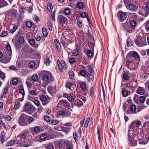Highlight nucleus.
<instances>
[{"instance_id":"obj_38","label":"nucleus","mask_w":149,"mask_h":149,"mask_svg":"<svg viewBox=\"0 0 149 149\" xmlns=\"http://www.w3.org/2000/svg\"><path fill=\"white\" fill-rule=\"evenodd\" d=\"M10 57H10H8L5 59H3V63H7L9 62L10 61L11 58Z\"/></svg>"},{"instance_id":"obj_60","label":"nucleus","mask_w":149,"mask_h":149,"mask_svg":"<svg viewBox=\"0 0 149 149\" xmlns=\"http://www.w3.org/2000/svg\"><path fill=\"white\" fill-rule=\"evenodd\" d=\"M29 93L32 95H36L37 94L36 91L34 90H32L29 92Z\"/></svg>"},{"instance_id":"obj_19","label":"nucleus","mask_w":149,"mask_h":149,"mask_svg":"<svg viewBox=\"0 0 149 149\" xmlns=\"http://www.w3.org/2000/svg\"><path fill=\"white\" fill-rule=\"evenodd\" d=\"M144 11L146 14H149V1H148L147 3L146 6L144 8Z\"/></svg>"},{"instance_id":"obj_6","label":"nucleus","mask_w":149,"mask_h":149,"mask_svg":"<svg viewBox=\"0 0 149 149\" xmlns=\"http://www.w3.org/2000/svg\"><path fill=\"white\" fill-rule=\"evenodd\" d=\"M127 13L123 12L122 11H119L118 13L117 16L119 20L120 21L124 20L127 18Z\"/></svg>"},{"instance_id":"obj_62","label":"nucleus","mask_w":149,"mask_h":149,"mask_svg":"<svg viewBox=\"0 0 149 149\" xmlns=\"http://www.w3.org/2000/svg\"><path fill=\"white\" fill-rule=\"evenodd\" d=\"M33 102L37 106H39L40 105V102L38 100H35Z\"/></svg>"},{"instance_id":"obj_46","label":"nucleus","mask_w":149,"mask_h":149,"mask_svg":"<svg viewBox=\"0 0 149 149\" xmlns=\"http://www.w3.org/2000/svg\"><path fill=\"white\" fill-rule=\"evenodd\" d=\"M50 61L49 60V58H47L45 59L44 61V63L47 66L49 65L50 64Z\"/></svg>"},{"instance_id":"obj_16","label":"nucleus","mask_w":149,"mask_h":149,"mask_svg":"<svg viewBox=\"0 0 149 149\" xmlns=\"http://www.w3.org/2000/svg\"><path fill=\"white\" fill-rule=\"evenodd\" d=\"M60 102L61 105H64L65 107H68L70 106V105L65 100H61Z\"/></svg>"},{"instance_id":"obj_50","label":"nucleus","mask_w":149,"mask_h":149,"mask_svg":"<svg viewBox=\"0 0 149 149\" xmlns=\"http://www.w3.org/2000/svg\"><path fill=\"white\" fill-rule=\"evenodd\" d=\"M72 54L74 56H77L79 54L78 51L77 49H75L72 52Z\"/></svg>"},{"instance_id":"obj_22","label":"nucleus","mask_w":149,"mask_h":149,"mask_svg":"<svg viewBox=\"0 0 149 149\" xmlns=\"http://www.w3.org/2000/svg\"><path fill=\"white\" fill-rule=\"evenodd\" d=\"M76 102L77 103V105L79 107L81 106L83 104L82 101L79 99H77L76 100Z\"/></svg>"},{"instance_id":"obj_5","label":"nucleus","mask_w":149,"mask_h":149,"mask_svg":"<svg viewBox=\"0 0 149 149\" xmlns=\"http://www.w3.org/2000/svg\"><path fill=\"white\" fill-rule=\"evenodd\" d=\"M57 19L58 22L61 25L66 24L68 21V19L61 15H60L58 16Z\"/></svg>"},{"instance_id":"obj_35","label":"nucleus","mask_w":149,"mask_h":149,"mask_svg":"<svg viewBox=\"0 0 149 149\" xmlns=\"http://www.w3.org/2000/svg\"><path fill=\"white\" fill-rule=\"evenodd\" d=\"M65 145L67 147H72V144L70 141H66L64 143Z\"/></svg>"},{"instance_id":"obj_59","label":"nucleus","mask_w":149,"mask_h":149,"mask_svg":"<svg viewBox=\"0 0 149 149\" xmlns=\"http://www.w3.org/2000/svg\"><path fill=\"white\" fill-rule=\"evenodd\" d=\"M146 99V97L144 96H141L139 98V101L142 103H143Z\"/></svg>"},{"instance_id":"obj_39","label":"nucleus","mask_w":149,"mask_h":149,"mask_svg":"<svg viewBox=\"0 0 149 149\" xmlns=\"http://www.w3.org/2000/svg\"><path fill=\"white\" fill-rule=\"evenodd\" d=\"M35 65V64L34 62L31 61L29 64V66L30 68H34Z\"/></svg>"},{"instance_id":"obj_44","label":"nucleus","mask_w":149,"mask_h":149,"mask_svg":"<svg viewBox=\"0 0 149 149\" xmlns=\"http://www.w3.org/2000/svg\"><path fill=\"white\" fill-rule=\"evenodd\" d=\"M54 42L57 48V49H58L59 48L60 45L59 42L56 39H55L54 40Z\"/></svg>"},{"instance_id":"obj_55","label":"nucleus","mask_w":149,"mask_h":149,"mask_svg":"<svg viewBox=\"0 0 149 149\" xmlns=\"http://www.w3.org/2000/svg\"><path fill=\"white\" fill-rule=\"evenodd\" d=\"M51 19L54 22L55 21V13L54 11L51 15Z\"/></svg>"},{"instance_id":"obj_24","label":"nucleus","mask_w":149,"mask_h":149,"mask_svg":"<svg viewBox=\"0 0 149 149\" xmlns=\"http://www.w3.org/2000/svg\"><path fill=\"white\" fill-rule=\"evenodd\" d=\"M33 143L31 141L27 142L24 143L22 144V146L24 147H29L32 145Z\"/></svg>"},{"instance_id":"obj_32","label":"nucleus","mask_w":149,"mask_h":149,"mask_svg":"<svg viewBox=\"0 0 149 149\" xmlns=\"http://www.w3.org/2000/svg\"><path fill=\"white\" fill-rule=\"evenodd\" d=\"M42 32L43 36L46 37L47 36V31L46 29L45 28H43L42 29Z\"/></svg>"},{"instance_id":"obj_4","label":"nucleus","mask_w":149,"mask_h":149,"mask_svg":"<svg viewBox=\"0 0 149 149\" xmlns=\"http://www.w3.org/2000/svg\"><path fill=\"white\" fill-rule=\"evenodd\" d=\"M128 136L130 143L132 144V146H134L137 143L136 139H135L134 135L133 134V131L132 130L128 131Z\"/></svg>"},{"instance_id":"obj_49","label":"nucleus","mask_w":149,"mask_h":149,"mask_svg":"<svg viewBox=\"0 0 149 149\" xmlns=\"http://www.w3.org/2000/svg\"><path fill=\"white\" fill-rule=\"evenodd\" d=\"M130 25L132 27H134L136 25V22L134 20H132L130 22Z\"/></svg>"},{"instance_id":"obj_36","label":"nucleus","mask_w":149,"mask_h":149,"mask_svg":"<svg viewBox=\"0 0 149 149\" xmlns=\"http://www.w3.org/2000/svg\"><path fill=\"white\" fill-rule=\"evenodd\" d=\"M80 15L81 17L85 18L87 17L88 15L87 13L84 12H81L80 13Z\"/></svg>"},{"instance_id":"obj_1","label":"nucleus","mask_w":149,"mask_h":149,"mask_svg":"<svg viewBox=\"0 0 149 149\" xmlns=\"http://www.w3.org/2000/svg\"><path fill=\"white\" fill-rule=\"evenodd\" d=\"M42 80L48 84L51 83L54 80L53 77L52 76L51 73L49 72L44 71L43 72Z\"/></svg>"},{"instance_id":"obj_13","label":"nucleus","mask_w":149,"mask_h":149,"mask_svg":"<svg viewBox=\"0 0 149 149\" xmlns=\"http://www.w3.org/2000/svg\"><path fill=\"white\" fill-rule=\"evenodd\" d=\"M135 42L137 45L139 47L145 45V44L137 39H136Z\"/></svg>"},{"instance_id":"obj_41","label":"nucleus","mask_w":149,"mask_h":149,"mask_svg":"<svg viewBox=\"0 0 149 149\" xmlns=\"http://www.w3.org/2000/svg\"><path fill=\"white\" fill-rule=\"evenodd\" d=\"M18 41L19 43L22 44L24 42V39L23 37L21 36L18 39Z\"/></svg>"},{"instance_id":"obj_43","label":"nucleus","mask_w":149,"mask_h":149,"mask_svg":"<svg viewBox=\"0 0 149 149\" xmlns=\"http://www.w3.org/2000/svg\"><path fill=\"white\" fill-rule=\"evenodd\" d=\"M29 43L31 45H33L35 44V40L31 38L29 41Z\"/></svg>"},{"instance_id":"obj_23","label":"nucleus","mask_w":149,"mask_h":149,"mask_svg":"<svg viewBox=\"0 0 149 149\" xmlns=\"http://www.w3.org/2000/svg\"><path fill=\"white\" fill-rule=\"evenodd\" d=\"M130 109L131 111L133 112V113H136L135 111L136 107L135 105H131L130 107Z\"/></svg>"},{"instance_id":"obj_40","label":"nucleus","mask_w":149,"mask_h":149,"mask_svg":"<svg viewBox=\"0 0 149 149\" xmlns=\"http://www.w3.org/2000/svg\"><path fill=\"white\" fill-rule=\"evenodd\" d=\"M52 5L51 3H48L47 6V9L50 12L52 11Z\"/></svg>"},{"instance_id":"obj_47","label":"nucleus","mask_w":149,"mask_h":149,"mask_svg":"<svg viewBox=\"0 0 149 149\" xmlns=\"http://www.w3.org/2000/svg\"><path fill=\"white\" fill-rule=\"evenodd\" d=\"M50 123L52 125H55L58 124L59 122L56 120H53L51 121Z\"/></svg>"},{"instance_id":"obj_14","label":"nucleus","mask_w":149,"mask_h":149,"mask_svg":"<svg viewBox=\"0 0 149 149\" xmlns=\"http://www.w3.org/2000/svg\"><path fill=\"white\" fill-rule=\"evenodd\" d=\"M8 5V3L5 0H0V7L6 6Z\"/></svg>"},{"instance_id":"obj_61","label":"nucleus","mask_w":149,"mask_h":149,"mask_svg":"<svg viewBox=\"0 0 149 149\" xmlns=\"http://www.w3.org/2000/svg\"><path fill=\"white\" fill-rule=\"evenodd\" d=\"M83 5L82 3L79 2L77 3V7L79 9H81L83 7Z\"/></svg>"},{"instance_id":"obj_29","label":"nucleus","mask_w":149,"mask_h":149,"mask_svg":"<svg viewBox=\"0 0 149 149\" xmlns=\"http://www.w3.org/2000/svg\"><path fill=\"white\" fill-rule=\"evenodd\" d=\"M64 13L66 15H69L70 13V8H66L64 10Z\"/></svg>"},{"instance_id":"obj_10","label":"nucleus","mask_w":149,"mask_h":149,"mask_svg":"<svg viewBox=\"0 0 149 149\" xmlns=\"http://www.w3.org/2000/svg\"><path fill=\"white\" fill-rule=\"evenodd\" d=\"M83 68L85 69L86 71H85L84 70H81L80 71V75L83 77H87V75L88 74H89V72H88V71L87 69L86 68L85 66L83 67Z\"/></svg>"},{"instance_id":"obj_18","label":"nucleus","mask_w":149,"mask_h":149,"mask_svg":"<svg viewBox=\"0 0 149 149\" xmlns=\"http://www.w3.org/2000/svg\"><path fill=\"white\" fill-rule=\"evenodd\" d=\"M122 96L124 97H127L128 95V92L127 91L123 88H122Z\"/></svg>"},{"instance_id":"obj_45","label":"nucleus","mask_w":149,"mask_h":149,"mask_svg":"<svg viewBox=\"0 0 149 149\" xmlns=\"http://www.w3.org/2000/svg\"><path fill=\"white\" fill-rule=\"evenodd\" d=\"M67 99L71 102H73L74 100V97L71 95H69Z\"/></svg>"},{"instance_id":"obj_63","label":"nucleus","mask_w":149,"mask_h":149,"mask_svg":"<svg viewBox=\"0 0 149 149\" xmlns=\"http://www.w3.org/2000/svg\"><path fill=\"white\" fill-rule=\"evenodd\" d=\"M34 132L35 133H38L40 131V129L39 127L37 126L35 127L34 129Z\"/></svg>"},{"instance_id":"obj_42","label":"nucleus","mask_w":149,"mask_h":149,"mask_svg":"<svg viewBox=\"0 0 149 149\" xmlns=\"http://www.w3.org/2000/svg\"><path fill=\"white\" fill-rule=\"evenodd\" d=\"M8 32L7 31H4L2 32L0 36L1 37H3L6 36L8 34Z\"/></svg>"},{"instance_id":"obj_25","label":"nucleus","mask_w":149,"mask_h":149,"mask_svg":"<svg viewBox=\"0 0 149 149\" xmlns=\"http://www.w3.org/2000/svg\"><path fill=\"white\" fill-rule=\"evenodd\" d=\"M88 78V81L90 82H92L93 81V77L92 74H90L89 76L88 74L87 77Z\"/></svg>"},{"instance_id":"obj_30","label":"nucleus","mask_w":149,"mask_h":149,"mask_svg":"<svg viewBox=\"0 0 149 149\" xmlns=\"http://www.w3.org/2000/svg\"><path fill=\"white\" fill-rule=\"evenodd\" d=\"M6 48L7 50L10 51V56H11L12 55V52L11 51V48L10 44H7L6 46Z\"/></svg>"},{"instance_id":"obj_3","label":"nucleus","mask_w":149,"mask_h":149,"mask_svg":"<svg viewBox=\"0 0 149 149\" xmlns=\"http://www.w3.org/2000/svg\"><path fill=\"white\" fill-rule=\"evenodd\" d=\"M57 63L60 72H62L63 70L67 69L68 68L67 65L65 62L62 60L61 62L59 60H57Z\"/></svg>"},{"instance_id":"obj_37","label":"nucleus","mask_w":149,"mask_h":149,"mask_svg":"<svg viewBox=\"0 0 149 149\" xmlns=\"http://www.w3.org/2000/svg\"><path fill=\"white\" fill-rule=\"evenodd\" d=\"M68 74L70 78L71 79H73L74 77V72L70 70Z\"/></svg>"},{"instance_id":"obj_17","label":"nucleus","mask_w":149,"mask_h":149,"mask_svg":"<svg viewBox=\"0 0 149 149\" xmlns=\"http://www.w3.org/2000/svg\"><path fill=\"white\" fill-rule=\"evenodd\" d=\"M25 110L26 111H28L31 109V107L30 104L29 103H26L24 106Z\"/></svg>"},{"instance_id":"obj_20","label":"nucleus","mask_w":149,"mask_h":149,"mask_svg":"<svg viewBox=\"0 0 149 149\" xmlns=\"http://www.w3.org/2000/svg\"><path fill=\"white\" fill-rule=\"evenodd\" d=\"M31 81L29 79H27L26 81V84L28 88H31L32 84L31 82Z\"/></svg>"},{"instance_id":"obj_52","label":"nucleus","mask_w":149,"mask_h":149,"mask_svg":"<svg viewBox=\"0 0 149 149\" xmlns=\"http://www.w3.org/2000/svg\"><path fill=\"white\" fill-rule=\"evenodd\" d=\"M80 88L83 90H84L86 88V86L85 83H81L80 85Z\"/></svg>"},{"instance_id":"obj_31","label":"nucleus","mask_w":149,"mask_h":149,"mask_svg":"<svg viewBox=\"0 0 149 149\" xmlns=\"http://www.w3.org/2000/svg\"><path fill=\"white\" fill-rule=\"evenodd\" d=\"M47 136L45 134H41L40 136V139L42 141H44L46 139Z\"/></svg>"},{"instance_id":"obj_33","label":"nucleus","mask_w":149,"mask_h":149,"mask_svg":"<svg viewBox=\"0 0 149 149\" xmlns=\"http://www.w3.org/2000/svg\"><path fill=\"white\" fill-rule=\"evenodd\" d=\"M20 106V102H15L14 107V109L16 110L19 109Z\"/></svg>"},{"instance_id":"obj_8","label":"nucleus","mask_w":149,"mask_h":149,"mask_svg":"<svg viewBox=\"0 0 149 149\" xmlns=\"http://www.w3.org/2000/svg\"><path fill=\"white\" fill-rule=\"evenodd\" d=\"M132 57L131 54L130 53H128L126 57V63L125 65V66L127 67L129 69H130V68L129 67V64L130 63H131L132 62V60L128 59V58H130V57Z\"/></svg>"},{"instance_id":"obj_64","label":"nucleus","mask_w":149,"mask_h":149,"mask_svg":"<svg viewBox=\"0 0 149 149\" xmlns=\"http://www.w3.org/2000/svg\"><path fill=\"white\" fill-rule=\"evenodd\" d=\"M44 120L47 122L50 121V117L48 116H45L44 117Z\"/></svg>"},{"instance_id":"obj_12","label":"nucleus","mask_w":149,"mask_h":149,"mask_svg":"<svg viewBox=\"0 0 149 149\" xmlns=\"http://www.w3.org/2000/svg\"><path fill=\"white\" fill-rule=\"evenodd\" d=\"M127 9L129 10H131L132 11H136V7L133 4H130L127 7Z\"/></svg>"},{"instance_id":"obj_54","label":"nucleus","mask_w":149,"mask_h":149,"mask_svg":"<svg viewBox=\"0 0 149 149\" xmlns=\"http://www.w3.org/2000/svg\"><path fill=\"white\" fill-rule=\"evenodd\" d=\"M87 55L89 57H91L93 54V52L91 50H89L87 51Z\"/></svg>"},{"instance_id":"obj_56","label":"nucleus","mask_w":149,"mask_h":149,"mask_svg":"<svg viewBox=\"0 0 149 149\" xmlns=\"http://www.w3.org/2000/svg\"><path fill=\"white\" fill-rule=\"evenodd\" d=\"M145 27L146 30L149 31V20L145 23Z\"/></svg>"},{"instance_id":"obj_2","label":"nucleus","mask_w":149,"mask_h":149,"mask_svg":"<svg viewBox=\"0 0 149 149\" xmlns=\"http://www.w3.org/2000/svg\"><path fill=\"white\" fill-rule=\"evenodd\" d=\"M27 118V116L24 113L22 114L18 120L19 124L22 126H25L27 125L28 123L26 121Z\"/></svg>"},{"instance_id":"obj_11","label":"nucleus","mask_w":149,"mask_h":149,"mask_svg":"<svg viewBox=\"0 0 149 149\" xmlns=\"http://www.w3.org/2000/svg\"><path fill=\"white\" fill-rule=\"evenodd\" d=\"M136 93L140 95H142L145 93L143 88L139 86L136 91Z\"/></svg>"},{"instance_id":"obj_9","label":"nucleus","mask_w":149,"mask_h":149,"mask_svg":"<svg viewBox=\"0 0 149 149\" xmlns=\"http://www.w3.org/2000/svg\"><path fill=\"white\" fill-rule=\"evenodd\" d=\"M40 99L42 102V104L43 105H45L49 102V101L47 100V98L45 95H42L40 96Z\"/></svg>"},{"instance_id":"obj_53","label":"nucleus","mask_w":149,"mask_h":149,"mask_svg":"<svg viewBox=\"0 0 149 149\" xmlns=\"http://www.w3.org/2000/svg\"><path fill=\"white\" fill-rule=\"evenodd\" d=\"M35 119L31 116H29L27 118V120L29 123L32 122Z\"/></svg>"},{"instance_id":"obj_34","label":"nucleus","mask_w":149,"mask_h":149,"mask_svg":"<svg viewBox=\"0 0 149 149\" xmlns=\"http://www.w3.org/2000/svg\"><path fill=\"white\" fill-rule=\"evenodd\" d=\"M26 25L28 28H30L32 26V23L31 21H28L26 22Z\"/></svg>"},{"instance_id":"obj_27","label":"nucleus","mask_w":149,"mask_h":149,"mask_svg":"<svg viewBox=\"0 0 149 149\" xmlns=\"http://www.w3.org/2000/svg\"><path fill=\"white\" fill-rule=\"evenodd\" d=\"M47 149H54V146L52 144H49L44 146Z\"/></svg>"},{"instance_id":"obj_28","label":"nucleus","mask_w":149,"mask_h":149,"mask_svg":"<svg viewBox=\"0 0 149 149\" xmlns=\"http://www.w3.org/2000/svg\"><path fill=\"white\" fill-rule=\"evenodd\" d=\"M135 123L134 122L132 123L129 126V129L131 130H135Z\"/></svg>"},{"instance_id":"obj_58","label":"nucleus","mask_w":149,"mask_h":149,"mask_svg":"<svg viewBox=\"0 0 149 149\" xmlns=\"http://www.w3.org/2000/svg\"><path fill=\"white\" fill-rule=\"evenodd\" d=\"M48 91L51 94L53 93V88L51 86H48L47 88Z\"/></svg>"},{"instance_id":"obj_15","label":"nucleus","mask_w":149,"mask_h":149,"mask_svg":"<svg viewBox=\"0 0 149 149\" xmlns=\"http://www.w3.org/2000/svg\"><path fill=\"white\" fill-rule=\"evenodd\" d=\"M17 13V10L15 9H12L9 11V14L10 15L15 16Z\"/></svg>"},{"instance_id":"obj_48","label":"nucleus","mask_w":149,"mask_h":149,"mask_svg":"<svg viewBox=\"0 0 149 149\" xmlns=\"http://www.w3.org/2000/svg\"><path fill=\"white\" fill-rule=\"evenodd\" d=\"M88 46L90 47V49L92 50L93 49L94 47V45L93 42H89L88 45Z\"/></svg>"},{"instance_id":"obj_26","label":"nucleus","mask_w":149,"mask_h":149,"mask_svg":"<svg viewBox=\"0 0 149 149\" xmlns=\"http://www.w3.org/2000/svg\"><path fill=\"white\" fill-rule=\"evenodd\" d=\"M134 29L130 27L129 26L126 28V31L128 33H131L133 31Z\"/></svg>"},{"instance_id":"obj_7","label":"nucleus","mask_w":149,"mask_h":149,"mask_svg":"<svg viewBox=\"0 0 149 149\" xmlns=\"http://www.w3.org/2000/svg\"><path fill=\"white\" fill-rule=\"evenodd\" d=\"M137 137L139 139V143L140 144H146L148 142V139L145 137L141 138H140V135L138 134Z\"/></svg>"},{"instance_id":"obj_51","label":"nucleus","mask_w":149,"mask_h":149,"mask_svg":"<svg viewBox=\"0 0 149 149\" xmlns=\"http://www.w3.org/2000/svg\"><path fill=\"white\" fill-rule=\"evenodd\" d=\"M133 56L136 58H138L139 59V54L136 52H133L132 54Z\"/></svg>"},{"instance_id":"obj_57","label":"nucleus","mask_w":149,"mask_h":149,"mask_svg":"<svg viewBox=\"0 0 149 149\" xmlns=\"http://www.w3.org/2000/svg\"><path fill=\"white\" fill-rule=\"evenodd\" d=\"M75 61V59L73 57L69 59V62L70 64L74 63Z\"/></svg>"},{"instance_id":"obj_21","label":"nucleus","mask_w":149,"mask_h":149,"mask_svg":"<svg viewBox=\"0 0 149 149\" xmlns=\"http://www.w3.org/2000/svg\"><path fill=\"white\" fill-rule=\"evenodd\" d=\"M32 80L35 82H37L38 80V77L36 74H33L31 77Z\"/></svg>"}]
</instances>
